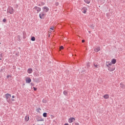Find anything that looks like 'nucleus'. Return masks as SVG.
<instances>
[{
	"label": "nucleus",
	"mask_w": 125,
	"mask_h": 125,
	"mask_svg": "<svg viewBox=\"0 0 125 125\" xmlns=\"http://www.w3.org/2000/svg\"><path fill=\"white\" fill-rule=\"evenodd\" d=\"M116 62L117 61L115 59H113L111 60V62H106V66L108 67V71H110V72H113V71H115L116 67H115V66L111 67L110 66H112V64H115Z\"/></svg>",
	"instance_id": "1"
},
{
	"label": "nucleus",
	"mask_w": 125,
	"mask_h": 125,
	"mask_svg": "<svg viewBox=\"0 0 125 125\" xmlns=\"http://www.w3.org/2000/svg\"><path fill=\"white\" fill-rule=\"evenodd\" d=\"M42 10L41 7L35 6L33 8V11L35 14H38Z\"/></svg>",
	"instance_id": "2"
},
{
	"label": "nucleus",
	"mask_w": 125,
	"mask_h": 125,
	"mask_svg": "<svg viewBox=\"0 0 125 125\" xmlns=\"http://www.w3.org/2000/svg\"><path fill=\"white\" fill-rule=\"evenodd\" d=\"M5 95L8 103H11V100H10L11 95H10V94L7 93Z\"/></svg>",
	"instance_id": "3"
},
{
	"label": "nucleus",
	"mask_w": 125,
	"mask_h": 125,
	"mask_svg": "<svg viewBox=\"0 0 125 125\" xmlns=\"http://www.w3.org/2000/svg\"><path fill=\"white\" fill-rule=\"evenodd\" d=\"M7 12L10 14H13L14 13V9L13 7H10L8 8Z\"/></svg>",
	"instance_id": "4"
},
{
	"label": "nucleus",
	"mask_w": 125,
	"mask_h": 125,
	"mask_svg": "<svg viewBox=\"0 0 125 125\" xmlns=\"http://www.w3.org/2000/svg\"><path fill=\"white\" fill-rule=\"evenodd\" d=\"M42 9L43 10V12H48L49 11V8L47 7L46 6L43 7L42 8Z\"/></svg>",
	"instance_id": "5"
},
{
	"label": "nucleus",
	"mask_w": 125,
	"mask_h": 125,
	"mask_svg": "<svg viewBox=\"0 0 125 125\" xmlns=\"http://www.w3.org/2000/svg\"><path fill=\"white\" fill-rule=\"evenodd\" d=\"M75 121H76V119L75 118L71 117L68 119V123H69V124H72L73 122H75Z\"/></svg>",
	"instance_id": "6"
},
{
	"label": "nucleus",
	"mask_w": 125,
	"mask_h": 125,
	"mask_svg": "<svg viewBox=\"0 0 125 125\" xmlns=\"http://www.w3.org/2000/svg\"><path fill=\"white\" fill-rule=\"evenodd\" d=\"M25 81L26 83H30L32 82V80L29 77L25 78Z\"/></svg>",
	"instance_id": "7"
},
{
	"label": "nucleus",
	"mask_w": 125,
	"mask_h": 125,
	"mask_svg": "<svg viewBox=\"0 0 125 125\" xmlns=\"http://www.w3.org/2000/svg\"><path fill=\"white\" fill-rule=\"evenodd\" d=\"M45 14H44V12H42V13H41V14H40L39 15V17H40V18L41 19H42V18H43V17H44V16H45Z\"/></svg>",
	"instance_id": "8"
},
{
	"label": "nucleus",
	"mask_w": 125,
	"mask_h": 125,
	"mask_svg": "<svg viewBox=\"0 0 125 125\" xmlns=\"http://www.w3.org/2000/svg\"><path fill=\"white\" fill-rule=\"evenodd\" d=\"M82 10L83 13L85 14V13H86V11H87V8H86L85 7H84L82 9Z\"/></svg>",
	"instance_id": "9"
},
{
	"label": "nucleus",
	"mask_w": 125,
	"mask_h": 125,
	"mask_svg": "<svg viewBox=\"0 0 125 125\" xmlns=\"http://www.w3.org/2000/svg\"><path fill=\"white\" fill-rule=\"evenodd\" d=\"M24 120L25 122H29V120H30V117L29 115L25 116Z\"/></svg>",
	"instance_id": "10"
},
{
	"label": "nucleus",
	"mask_w": 125,
	"mask_h": 125,
	"mask_svg": "<svg viewBox=\"0 0 125 125\" xmlns=\"http://www.w3.org/2000/svg\"><path fill=\"white\" fill-rule=\"evenodd\" d=\"M27 73L28 74H32L33 73V69H32V68H28L27 69Z\"/></svg>",
	"instance_id": "11"
},
{
	"label": "nucleus",
	"mask_w": 125,
	"mask_h": 125,
	"mask_svg": "<svg viewBox=\"0 0 125 125\" xmlns=\"http://www.w3.org/2000/svg\"><path fill=\"white\" fill-rule=\"evenodd\" d=\"M100 51V47H97L94 49V51L96 52H98V51Z\"/></svg>",
	"instance_id": "12"
},
{
	"label": "nucleus",
	"mask_w": 125,
	"mask_h": 125,
	"mask_svg": "<svg viewBox=\"0 0 125 125\" xmlns=\"http://www.w3.org/2000/svg\"><path fill=\"white\" fill-rule=\"evenodd\" d=\"M103 97L104 99H108L109 96L108 94H105Z\"/></svg>",
	"instance_id": "13"
},
{
	"label": "nucleus",
	"mask_w": 125,
	"mask_h": 125,
	"mask_svg": "<svg viewBox=\"0 0 125 125\" xmlns=\"http://www.w3.org/2000/svg\"><path fill=\"white\" fill-rule=\"evenodd\" d=\"M84 1L86 3H87V4H89V3H90V0H84Z\"/></svg>",
	"instance_id": "14"
},
{
	"label": "nucleus",
	"mask_w": 125,
	"mask_h": 125,
	"mask_svg": "<svg viewBox=\"0 0 125 125\" xmlns=\"http://www.w3.org/2000/svg\"><path fill=\"white\" fill-rule=\"evenodd\" d=\"M120 87H121L122 88H125V84L121 83H120Z\"/></svg>",
	"instance_id": "15"
},
{
	"label": "nucleus",
	"mask_w": 125,
	"mask_h": 125,
	"mask_svg": "<svg viewBox=\"0 0 125 125\" xmlns=\"http://www.w3.org/2000/svg\"><path fill=\"white\" fill-rule=\"evenodd\" d=\"M43 117H44V118H46V117H47V113L46 112L43 113Z\"/></svg>",
	"instance_id": "16"
},
{
	"label": "nucleus",
	"mask_w": 125,
	"mask_h": 125,
	"mask_svg": "<svg viewBox=\"0 0 125 125\" xmlns=\"http://www.w3.org/2000/svg\"><path fill=\"white\" fill-rule=\"evenodd\" d=\"M63 94L64 95H68V91H66V90H64L63 91Z\"/></svg>",
	"instance_id": "17"
},
{
	"label": "nucleus",
	"mask_w": 125,
	"mask_h": 125,
	"mask_svg": "<svg viewBox=\"0 0 125 125\" xmlns=\"http://www.w3.org/2000/svg\"><path fill=\"white\" fill-rule=\"evenodd\" d=\"M31 40L32 41V42H35V41H36V38L35 37H33L31 38Z\"/></svg>",
	"instance_id": "18"
},
{
	"label": "nucleus",
	"mask_w": 125,
	"mask_h": 125,
	"mask_svg": "<svg viewBox=\"0 0 125 125\" xmlns=\"http://www.w3.org/2000/svg\"><path fill=\"white\" fill-rule=\"evenodd\" d=\"M94 66L95 67V68H98V64L96 63H94Z\"/></svg>",
	"instance_id": "19"
},
{
	"label": "nucleus",
	"mask_w": 125,
	"mask_h": 125,
	"mask_svg": "<svg viewBox=\"0 0 125 125\" xmlns=\"http://www.w3.org/2000/svg\"><path fill=\"white\" fill-rule=\"evenodd\" d=\"M61 49H64V47H63V46H61L60 47V50H61Z\"/></svg>",
	"instance_id": "20"
},
{
	"label": "nucleus",
	"mask_w": 125,
	"mask_h": 125,
	"mask_svg": "<svg viewBox=\"0 0 125 125\" xmlns=\"http://www.w3.org/2000/svg\"><path fill=\"white\" fill-rule=\"evenodd\" d=\"M50 30H54V27H50Z\"/></svg>",
	"instance_id": "21"
},
{
	"label": "nucleus",
	"mask_w": 125,
	"mask_h": 125,
	"mask_svg": "<svg viewBox=\"0 0 125 125\" xmlns=\"http://www.w3.org/2000/svg\"><path fill=\"white\" fill-rule=\"evenodd\" d=\"M6 20L5 19H4L3 20V22H6Z\"/></svg>",
	"instance_id": "22"
},
{
	"label": "nucleus",
	"mask_w": 125,
	"mask_h": 125,
	"mask_svg": "<svg viewBox=\"0 0 125 125\" xmlns=\"http://www.w3.org/2000/svg\"><path fill=\"white\" fill-rule=\"evenodd\" d=\"M33 88H34V90H37V88L34 87H33Z\"/></svg>",
	"instance_id": "23"
},
{
	"label": "nucleus",
	"mask_w": 125,
	"mask_h": 125,
	"mask_svg": "<svg viewBox=\"0 0 125 125\" xmlns=\"http://www.w3.org/2000/svg\"><path fill=\"white\" fill-rule=\"evenodd\" d=\"M9 77H10V76H9V75L7 76V79H8L9 78Z\"/></svg>",
	"instance_id": "24"
},
{
	"label": "nucleus",
	"mask_w": 125,
	"mask_h": 125,
	"mask_svg": "<svg viewBox=\"0 0 125 125\" xmlns=\"http://www.w3.org/2000/svg\"><path fill=\"white\" fill-rule=\"evenodd\" d=\"M64 125H69V124H68V123H65Z\"/></svg>",
	"instance_id": "25"
},
{
	"label": "nucleus",
	"mask_w": 125,
	"mask_h": 125,
	"mask_svg": "<svg viewBox=\"0 0 125 125\" xmlns=\"http://www.w3.org/2000/svg\"><path fill=\"white\" fill-rule=\"evenodd\" d=\"M85 42L84 40H82V42Z\"/></svg>",
	"instance_id": "26"
},
{
	"label": "nucleus",
	"mask_w": 125,
	"mask_h": 125,
	"mask_svg": "<svg viewBox=\"0 0 125 125\" xmlns=\"http://www.w3.org/2000/svg\"><path fill=\"white\" fill-rule=\"evenodd\" d=\"M12 98H15V97L14 96H12Z\"/></svg>",
	"instance_id": "27"
},
{
	"label": "nucleus",
	"mask_w": 125,
	"mask_h": 125,
	"mask_svg": "<svg viewBox=\"0 0 125 125\" xmlns=\"http://www.w3.org/2000/svg\"><path fill=\"white\" fill-rule=\"evenodd\" d=\"M41 122H42V121H43V119H41V120H40Z\"/></svg>",
	"instance_id": "28"
},
{
	"label": "nucleus",
	"mask_w": 125,
	"mask_h": 125,
	"mask_svg": "<svg viewBox=\"0 0 125 125\" xmlns=\"http://www.w3.org/2000/svg\"><path fill=\"white\" fill-rule=\"evenodd\" d=\"M56 4H57V5H58L59 4V3L58 2H57Z\"/></svg>",
	"instance_id": "29"
},
{
	"label": "nucleus",
	"mask_w": 125,
	"mask_h": 125,
	"mask_svg": "<svg viewBox=\"0 0 125 125\" xmlns=\"http://www.w3.org/2000/svg\"><path fill=\"white\" fill-rule=\"evenodd\" d=\"M43 101V103H45V101Z\"/></svg>",
	"instance_id": "30"
},
{
	"label": "nucleus",
	"mask_w": 125,
	"mask_h": 125,
	"mask_svg": "<svg viewBox=\"0 0 125 125\" xmlns=\"http://www.w3.org/2000/svg\"><path fill=\"white\" fill-rule=\"evenodd\" d=\"M12 101H15V100H14V99H12Z\"/></svg>",
	"instance_id": "31"
},
{
	"label": "nucleus",
	"mask_w": 125,
	"mask_h": 125,
	"mask_svg": "<svg viewBox=\"0 0 125 125\" xmlns=\"http://www.w3.org/2000/svg\"><path fill=\"white\" fill-rule=\"evenodd\" d=\"M89 33H90V31H89Z\"/></svg>",
	"instance_id": "32"
},
{
	"label": "nucleus",
	"mask_w": 125,
	"mask_h": 125,
	"mask_svg": "<svg viewBox=\"0 0 125 125\" xmlns=\"http://www.w3.org/2000/svg\"><path fill=\"white\" fill-rule=\"evenodd\" d=\"M0 60H1V59H0Z\"/></svg>",
	"instance_id": "33"
},
{
	"label": "nucleus",
	"mask_w": 125,
	"mask_h": 125,
	"mask_svg": "<svg viewBox=\"0 0 125 125\" xmlns=\"http://www.w3.org/2000/svg\"><path fill=\"white\" fill-rule=\"evenodd\" d=\"M0 44H1V43L0 42Z\"/></svg>",
	"instance_id": "34"
}]
</instances>
